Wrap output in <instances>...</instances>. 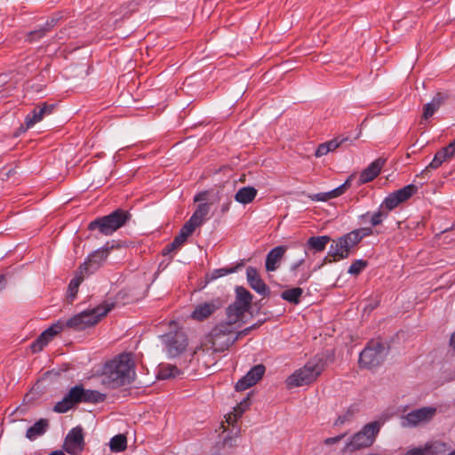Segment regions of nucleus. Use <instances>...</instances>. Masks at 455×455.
I'll list each match as a JSON object with an SVG mask.
<instances>
[{
    "instance_id": "nucleus-1",
    "label": "nucleus",
    "mask_w": 455,
    "mask_h": 455,
    "mask_svg": "<svg viewBox=\"0 0 455 455\" xmlns=\"http://www.w3.org/2000/svg\"><path fill=\"white\" fill-rule=\"evenodd\" d=\"M135 375L131 354H121L107 362L102 369V383L109 388L130 384Z\"/></svg>"
},
{
    "instance_id": "nucleus-2",
    "label": "nucleus",
    "mask_w": 455,
    "mask_h": 455,
    "mask_svg": "<svg viewBox=\"0 0 455 455\" xmlns=\"http://www.w3.org/2000/svg\"><path fill=\"white\" fill-rule=\"evenodd\" d=\"M373 235V229L370 227H363L352 230L349 233L339 237L330 246L329 256L332 261L348 258L352 250L364 238ZM331 262V260H329Z\"/></svg>"
},
{
    "instance_id": "nucleus-3",
    "label": "nucleus",
    "mask_w": 455,
    "mask_h": 455,
    "mask_svg": "<svg viewBox=\"0 0 455 455\" xmlns=\"http://www.w3.org/2000/svg\"><path fill=\"white\" fill-rule=\"evenodd\" d=\"M132 219L129 211L118 208L111 213L96 218L88 225L90 231L97 230L100 235H111L116 230L125 226Z\"/></svg>"
},
{
    "instance_id": "nucleus-4",
    "label": "nucleus",
    "mask_w": 455,
    "mask_h": 455,
    "mask_svg": "<svg viewBox=\"0 0 455 455\" xmlns=\"http://www.w3.org/2000/svg\"><path fill=\"white\" fill-rule=\"evenodd\" d=\"M324 370V362L322 358L315 357L308 361L302 368L296 370L285 380L288 388L309 385L316 380Z\"/></svg>"
},
{
    "instance_id": "nucleus-5",
    "label": "nucleus",
    "mask_w": 455,
    "mask_h": 455,
    "mask_svg": "<svg viewBox=\"0 0 455 455\" xmlns=\"http://www.w3.org/2000/svg\"><path fill=\"white\" fill-rule=\"evenodd\" d=\"M114 304L103 303L70 317L66 326L75 331H84L98 323L113 308Z\"/></svg>"
},
{
    "instance_id": "nucleus-6",
    "label": "nucleus",
    "mask_w": 455,
    "mask_h": 455,
    "mask_svg": "<svg viewBox=\"0 0 455 455\" xmlns=\"http://www.w3.org/2000/svg\"><path fill=\"white\" fill-rule=\"evenodd\" d=\"M388 354V348L379 340H371L359 355L361 368L372 370L381 365Z\"/></svg>"
},
{
    "instance_id": "nucleus-7",
    "label": "nucleus",
    "mask_w": 455,
    "mask_h": 455,
    "mask_svg": "<svg viewBox=\"0 0 455 455\" xmlns=\"http://www.w3.org/2000/svg\"><path fill=\"white\" fill-rule=\"evenodd\" d=\"M380 427L381 425L379 421L367 423L359 432L351 436L350 440L346 443L344 450L353 452L371 446L380 431Z\"/></svg>"
},
{
    "instance_id": "nucleus-8",
    "label": "nucleus",
    "mask_w": 455,
    "mask_h": 455,
    "mask_svg": "<svg viewBox=\"0 0 455 455\" xmlns=\"http://www.w3.org/2000/svg\"><path fill=\"white\" fill-rule=\"evenodd\" d=\"M234 336L235 325L221 321L211 330L208 339L216 351L223 352L235 344Z\"/></svg>"
},
{
    "instance_id": "nucleus-9",
    "label": "nucleus",
    "mask_w": 455,
    "mask_h": 455,
    "mask_svg": "<svg viewBox=\"0 0 455 455\" xmlns=\"http://www.w3.org/2000/svg\"><path fill=\"white\" fill-rule=\"evenodd\" d=\"M116 242H108L103 247L88 255L85 261L79 267L81 274L91 275L99 270L105 264L111 250L116 248Z\"/></svg>"
},
{
    "instance_id": "nucleus-10",
    "label": "nucleus",
    "mask_w": 455,
    "mask_h": 455,
    "mask_svg": "<svg viewBox=\"0 0 455 455\" xmlns=\"http://www.w3.org/2000/svg\"><path fill=\"white\" fill-rule=\"evenodd\" d=\"M167 353L171 357H176L183 353L188 347V337L183 330L178 329L163 336Z\"/></svg>"
},
{
    "instance_id": "nucleus-11",
    "label": "nucleus",
    "mask_w": 455,
    "mask_h": 455,
    "mask_svg": "<svg viewBox=\"0 0 455 455\" xmlns=\"http://www.w3.org/2000/svg\"><path fill=\"white\" fill-rule=\"evenodd\" d=\"M436 414V408L426 406L413 410L402 417V426L406 427H414L419 424H425L433 419Z\"/></svg>"
},
{
    "instance_id": "nucleus-12",
    "label": "nucleus",
    "mask_w": 455,
    "mask_h": 455,
    "mask_svg": "<svg viewBox=\"0 0 455 455\" xmlns=\"http://www.w3.org/2000/svg\"><path fill=\"white\" fill-rule=\"evenodd\" d=\"M222 306L223 301L220 298L198 303L195 306L189 317L196 322H204L213 315Z\"/></svg>"
},
{
    "instance_id": "nucleus-13",
    "label": "nucleus",
    "mask_w": 455,
    "mask_h": 455,
    "mask_svg": "<svg viewBox=\"0 0 455 455\" xmlns=\"http://www.w3.org/2000/svg\"><path fill=\"white\" fill-rule=\"evenodd\" d=\"M85 446L84 430L81 427H73L67 435L63 448L70 455H80Z\"/></svg>"
},
{
    "instance_id": "nucleus-14",
    "label": "nucleus",
    "mask_w": 455,
    "mask_h": 455,
    "mask_svg": "<svg viewBox=\"0 0 455 455\" xmlns=\"http://www.w3.org/2000/svg\"><path fill=\"white\" fill-rule=\"evenodd\" d=\"M80 403H83V385H76L61 401L54 405L53 411L58 413H65L75 404Z\"/></svg>"
},
{
    "instance_id": "nucleus-15",
    "label": "nucleus",
    "mask_w": 455,
    "mask_h": 455,
    "mask_svg": "<svg viewBox=\"0 0 455 455\" xmlns=\"http://www.w3.org/2000/svg\"><path fill=\"white\" fill-rule=\"evenodd\" d=\"M266 368L263 364L253 366L243 377L235 384L236 391H243L255 385L264 375Z\"/></svg>"
},
{
    "instance_id": "nucleus-16",
    "label": "nucleus",
    "mask_w": 455,
    "mask_h": 455,
    "mask_svg": "<svg viewBox=\"0 0 455 455\" xmlns=\"http://www.w3.org/2000/svg\"><path fill=\"white\" fill-rule=\"evenodd\" d=\"M63 329V324L57 323L44 330L37 339L31 344L30 347L33 353H37L43 348Z\"/></svg>"
},
{
    "instance_id": "nucleus-17",
    "label": "nucleus",
    "mask_w": 455,
    "mask_h": 455,
    "mask_svg": "<svg viewBox=\"0 0 455 455\" xmlns=\"http://www.w3.org/2000/svg\"><path fill=\"white\" fill-rule=\"evenodd\" d=\"M53 109V104L44 102L40 105H37L31 113L27 115L25 118L26 129L31 128L36 123L42 121L45 116L51 115Z\"/></svg>"
},
{
    "instance_id": "nucleus-18",
    "label": "nucleus",
    "mask_w": 455,
    "mask_h": 455,
    "mask_svg": "<svg viewBox=\"0 0 455 455\" xmlns=\"http://www.w3.org/2000/svg\"><path fill=\"white\" fill-rule=\"evenodd\" d=\"M386 161V158L379 157L370 164V165L360 173L359 184L362 185L372 181L379 174Z\"/></svg>"
},
{
    "instance_id": "nucleus-19",
    "label": "nucleus",
    "mask_w": 455,
    "mask_h": 455,
    "mask_svg": "<svg viewBox=\"0 0 455 455\" xmlns=\"http://www.w3.org/2000/svg\"><path fill=\"white\" fill-rule=\"evenodd\" d=\"M286 251L287 246L279 245L268 251L265 261V267L267 272H274L279 267L281 259L283 258Z\"/></svg>"
},
{
    "instance_id": "nucleus-20",
    "label": "nucleus",
    "mask_w": 455,
    "mask_h": 455,
    "mask_svg": "<svg viewBox=\"0 0 455 455\" xmlns=\"http://www.w3.org/2000/svg\"><path fill=\"white\" fill-rule=\"evenodd\" d=\"M246 276L249 285L257 293L262 296H267L269 290L264 281L260 278L256 268L248 267L246 269Z\"/></svg>"
},
{
    "instance_id": "nucleus-21",
    "label": "nucleus",
    "mask_w": 455,
    "mask_h": 455,
    "mask_svg": "<svg viewBox=\"0 0 455 455\" xmlns=\"http://www.w3.org/2000/svg\"><path fill=\"white\" fill-rule=\"evenodd\" d=\"M192 234L193 230L191 229V228H188L187 225L184 224L180 228L179 234L174 237L173 241L168 243L163 249V254H170L171 252L180 248Z\"/></svg>"
},
{
    "instance_id": "nucleus-22",
    "label": "nucleus",
    "mask_w": 455,
    "mask_h": 455,
    "mask_svg": "<svg viewBox=\"0 0 455 455\" xmlns=\"http://www.w3.org/2000/svg\"><path fill=\"white\" fill-rule=\"evenodd\" d=\"M210 212V204L207 203L200 204L196 210L194 212L190 219L185 223L188 228H191L193 232L196 228L201 226L206 219Z\"/></svg>"
},
{
    "instance_id": "nucleus-23",
    "label": "nucleus",
    "mask_w": 455,
    "mask_h": 455,
    "mask_svg": "<svg viewBox=\"0 0 455 455\" xmlns=\"http://www.w3.org/2000/svg\"><path fill=\"white\" fill-rule=\"evenodd\" d=\"M453 157L447 147L441 148L435 153L431 163L423 170L422 174L427 173L430 169L435 170L439 168L443 163L450 161Z\"/></svg>"
},
{
    "instance_id": "nucleus-24",
    "label": "nucleus",
    "mask_w": 455,
    "mask_h": 455,
    "mask_svg": "<svg viewBox=\"0 0 455 455\" xmlns=\"http://www.w3.org/2000/svg\"><path fill=\"white\" fill-rule=\"evenodd\" d=\"M236 303L234 301L231 305H229L226 309L227 320L226 322L231 323V324L235 325L238 323L243 316L244 313H246L249 309L245 307Z\"/></svg>"
},
{
    "instance_id": "nucleus-25",
    "label": "nucleus",
    "mask_w": 455,
    "mask_h": 455,
    "mask_svg": "<svg viewBox=\"0 0 455 455\" xmlns=\"http://www.w3.org/2000/svg\"><path fill=\"white\" fill-rule=\"evenodd\" d=\"M48 428L49 420L46 419H40L33 426L27 429L26 437L30 441H33L43 435Z\"/></svg>"
},
{
    "instance_id": "nucleus-26",
    "label": "nucleus",
    "mask_w": 455,
    "mask_h": 455,
    "mask_svg": "<svg viewBox=\"0 0 455 455\" xmlns=\"http://www.w3.org/2000/svg\"><path fill=\"white\" fill-rule=\"evenodd\" d=\"M257 196V189L252 187H243L240 188L235 195L236 202L247 204L251 203Z\"/></svg>"
},
{
    "instance_id": "nucleus-27",
    "label": "nucleus",
    "mask_w": 455,
    "mask_h": 455,
    "mask_svg": "<svg viewBox=\"0 0 455 455\" xmlns=\"http://www.w3.org/2000/svg\"><path fill=\"white\" fill-rule=\"evenodd\" d=\"M330 240L328 235L311 236L307 241V246L315 251H323Z\"/></svg>"
},
{
    "instance_id": "nucleus-28",
    "label": "nucleus",
    "mask_w": 455,
    "mask_h": 455,
    "mask_svg": "<svg viewBox=\"0 0 455 455\" xmlns=\"http://www.w3.org/2000/svg\"><path fill=\"white\" fill-rule=\"evenodd\" d=\"M252 301V294L244 287L238 286L235 289V302L250 309Z\"/></svg>"
},
{
    "instance_id": "nucleus-29",
    "label": "nucleus",
    "mask_w": 455,
    "mask_h": 455,
    "mask_svg": "<svg viewBox=\"0 0 455 455\" xmlns=\"http://www.w3.org/2000/svg\"><path fill=\"white\" fill-rule=\"evenodd\" d=\"M303 294V289L294 287L287 289L281 293V298L289 303L298 305L300 302V298Z\"/></svg>"
},
{
    "instance_id": "nucleus-30",
    "label": "nucleus",
    "mask_w": 455,
    "mask_h": 455,
    "mask_svg": "<svg viewBox=\"0 0 455 455\" xmlns=\"http://www.w3.org/2000/svg\"><path fill=\"white\" fill-rule=\"evenodd\" d=\"M107 395L97 390L85 389L83 387V403H99L105 401Z\"/></svg>"
},
{
    "instance_id": "nucleus-31",
    "label": "nucleus",
    "mask_w": 455,
    "mask_h": 455,
    "mask_svg": "<svg viewBox=\"0 0 455 455\" xmlns=\"http://www.w3.org/2000/svg\"><path fill=\"white\" fill-rule=\"evenodd\" d=\"M417 192L418 187L414 184H409L398 190L394 191L395 195L398 197L401 203L406 202Z\"/></svg>"
},
{
    "instance_id": "nucleus-32",
    "label": "nucleus",
    "mask_w": 455,
    "mask_h": 455,
    "mask_svg": "<svg viewBox=\"0 0 455 455\" xmlns=\"http://www.w3.org/2000/svg\"><path fill=\"white\" fill-rule=\"evenodd\" d=\"M109 447L113 452H121L127 448V439L124 435H116L111 438Z\"/></svg>"
},
{
    "instance_id": "nucleus-33",
    "label": "nucleus",
    "mask_w": 455,
    "mask_h": 455,
    "mask_svg": "<svg viewBox=\"0 0 455 455\" xmlns=\"http://www.w3.org/2000/svg\"><path fill=\"white\" fill-rule=\"evenodd\" d=\"M249 402L247 399H244L243 402H241L239 404H237L234 408V412L229 413L226 416V420L229 425H233L235 421L238 418H240L244 411V410L248 407Z\"/></svg>"
},
{
    "instance_id": "nucleus-34",
    "label": "nucleus",
    "mask_w": 455,
    "mask_h": 455,
    "mask_svg": "<svg viewBox=\"0 0 455 455\" xmlns=\"http://www.w3.org/2000/svg\"><path fill=\"white\" fill-rule=\"evenodd\" d=\"M388 216L387 211H386L381 205L379 207L378 211L371 213V219L369 220V223L371 224V228L380 225L385 219Z\"/></svg>"
},
{
    "instance_id": "nucleus-35",
    "label": "nucleus",
    "mask_w": 455,
    "mask_h": 455,
    "mask_svg": "<svg viewBox=\"0 0 455 455\" xmlns=\"http://www.w3.org/2000/svg\"><path fill=\"white\" fill-rule=\"evenodd\" d=\"M235 270V267H222L214 269L212 272L208 273L205 276L206 282H212L220 277L225 276L228 274L234 273Z\"/></svg>"
},
{
    "instance_id": "nucleus-36",
    "label": "nucleus",
    "mask_w": 455,
    "mask_h": 455,
    "mask_svg": "<svg viewBox=\"0 0 455 455\" xmlns=\"http://www.w3.org/2000/svg\"><path fill=\"white\" fill-rule=\"evenodd\" d=\"M441 101L438 98L435 97L431 102L427 103L423 108V118H430L435 112L439 108Z\"/></svg>"
},
{
    "instance_id": "nucleus-37",
    "label": "nucleus",
    "mask_w": 455,
    "mask_h": 455,
    "mask_svg": "<svg viewBox=\"0 0 455 455\" xmlns=\"http://www.w3.org/2000/svg\"><path fill=\"white\" fill-rule=\"evenodd\" d=\"M400 204L402 203L393 192L384 199L380 205L389 213L390 211L396 208Z\"/></svg>"
},
{
    "instance_id": "nucleus-38",
    "label": "nucleus",
    "mask_w": 455,
    "mask_h": 455,
    "mask_svg": "<svg viewBox=\"0 0 455 455\" xmlns=\"http://www.w3.org/2000/svg\"><path fill=\"white\" fill-rule=\"evenodd\" d=\"M368 266L367 260L355 259L348 267L347 273L353 275H359Z\"/></svg>"
},
{
    "instance_id": "nucleus-39",
    "label": "nucleus",
    "mask_w": 455,
    "mask_h": 455,
    "mask_svg": "<svg viewBox=\"0 0 455 455\" xmlns=\"http://www.w3.org/2000/svg\"><path fill=\"white\" fill-rule=\"evenodd\" d=\"M85 275H86L80 273V275L78 276H76L75 278H73L70 281V283L68 284V291H69L70 296L72 298H74L76 296V294L77 293L78 287L81 284V283L83 282Z\"/></svg>"
},
{
    "instance_id": "nucleus-40",
    "label": "nucleus",
    "mask_w": 455,
    "mask_h": 455,
    "mask_svg": "<svg viewBox=\"0 0 455 455\" xmlns=\"http://www.w3.org/2000/svg\"><path fill=\"white\" fill-rule=\"evenodd\" d=\"M49 31V29H45V25H44L40 28L29 32L27 39L29 42L38 41L39 39L44 37Z\"/></svg>"
},
{
    "instance_id": "nucleus-41",
    "label": "nucleus",
    "mask_w": 455,
    "mask_h": 455,
    "mask_svg": "<svg viewBox=\"0 0 455 455\" xmlns=\"http://www.w3.org/2000/svg\"><path fill=\"white\" fill-rule=\"evenodd\" d=\"M348 140L347 137L338 136L333 140L326 141L325 144L328 147L330 152L334 151L336 148L343 145L345 142Z\"/></svg>"
},
{
    "instance_id": "nucleus-42",
    "label": "nucleus",
    "mask_w": 455,
    "mask_h": 455,
    "mask_svg": "<svg viewBox=\"0 0 455 455\" xmlns=\"http://www.w3.org/2000/svg\"><path fill=\"white\" fill-rule=\"evenodd\" d=\"M178 369L176 366L167 365L163 368L158 372V378L165 379L172 377H175Z\"/></svg>"
},
{
    "instance_id": "nucleus-43",
    "label": "nucleus",
    "mask_w": 455,
    "mask_h": 455,
    "mask_svg": "<svg viewBox=\"0 0 455 455\" xmlns=\"http://www.w3.org/2000/svg\"><path fill=\"white\" fill-rule=\"evenodd\" d=\"M350 185H351V177H349L343 184H341L338 188L331 190L332 198H336V197L342 196L347 191V189L350 187Z\"/></svg>"
},
{
    "instance_id": "nucleus-44",
    "label": "nucleus",
    "mask_w": 455,
    "mask_h": 455,
    "mask_svg": "<svg viewBox=\"0 0 455 455\" xmlns=\"http://www.w3.org/2000/svg\"><path fill=\"white\" fill-rule=\"evenodd\" d=\"M61 12H56L52 15V17L47 20L45 22V29H49L50 31L58 24V22L62 19Z\"/></svg>"
},
{
    "instance_id": "nucleus-45",
    "label": "nucleus",
    "mask_w": 455,
    "mask_h": 455,
    "mask_svg": "<svg viewBox=\"0 0 455 455\" xmlns=\"http://www.w3.org/2000/svg\"><path fill=\"white\" fill-rule=\"evenodd\" d=\"M311 199L313 201H317V202H326L330 199H332V196H331V191L329 192H325V193H318V194H315L313 195L312 196H310Z\"/></svg>"
},
{
    "instance_id": "nucleus-46",
    "label": "nucleus",
    "mask_w": 455,
    "mask_h": 455,
    "mask_svg": "<svg viewBox=\"0 0 455 455\" xmlns=\"http://www.w3.org/2000/svg\"><path fill=\"white\" fill-rule=\"evenodd\" d=\"M352 412L347 411V412H345L344 414L342 415H339L338 417V419H336L334 425L335 426H340V425H343L345 424L346 422L349 421L351 419H352Z\"/></svg>"
},
{
    "instance_id": "nucleus-47",
    "label": "nucleus",
    "mask_w": 455,
    "mask_h": 455,
    "mask_svg": "<svg viewBox=\"0 0 455 455\" xmlns=\"http://www.w3.org/2000/svg\"><path fill=\"white\" fill-rule=\"evenodd\" d=\"M329 149H328V147L326 146L325 142L324 143H322L320 144L316 150H315V156L316 157H321L323 156H325L329 153Z\"/></svg>"
},
{
    "instance_id": "nucleus-48",
    "label": "nucleus",
    "mask_w": 455,
    "mask_h": 455,
    "mask_svg": "<svg viewBox=\"0 0 455 455\" xmlns=\"http://www.w3.org/2000/svg\"><path fill=\"white\" fill-rule=\"evenodd\" d=\"M345 436H346V434H341V435H339L334 437H329L323 441V443L326 445H332V444H335V443L340 442Z\"/></svg>"
},
{
    "instance_id": "nucleus-49",
    "label": "nucleus",
    "mask_w": 455,
    "mask_h": 455,
    "mask_svg": "<svg viewBox=\"0 0 455 455\" xmlns=\"http://www.w3.org/2000/svg\"><path fill=\"white\" fill-rule=\"evenodd\" d=\"M251 332V328H244L243 330L240 331H235V336H234V339H235V343L240 339L241 338H243V336H246L248 335L249 333Z\"/></svg>"
},
{
    "instance_id": "nucleus-50",
    "label": "nucleus",
    "mask_w": 455,
    "mask_h": 455,
    "mask_svg": "<svg viewBox=\"0 0 455 455\" xmlns=\"http://www.w3.org/2000/svg\"><path fill=\"white\" fill-rule=\"evenodd\" d=\"M236 439H237V436H235V437L226 436L223 440V445L231 447L235 443Z\"/></svg>"
},
{
    "instance_id": "nucleus-51",
    "label": "nucleus",
    "mask_w": 455,
    "mask_h": 455,
    "mask_svg": "<svg viewBox=\"0 0 455 455\" xmlns=\"http://www.w3.org/2000/svg\"><path fill=\"white\" fill-rule=\"evenodd\" d=\"M404 455H424V451L420 448H413L409 450Z\"/></svg>"
},
{
    "instance_id": "nucleus-52",
    "label": "nucleus",
    "mask_w": 455,
    "mask_h": 455,
    "mask_svg": "<svg viewBox=\"0 0 455 455\" xmlns=\"http://www.w3.org/2000/svg\"><path fill=\"white\" fill-rule=\"evenodd\" d=\"M358 218L362 224L369 223V220L371 219V212H367L366 213L360 215Z\"/></svg>"
},
{
    "instance_id": "nucleus-53",
    "label": "nucleus",
    "mask_w": 455,
    "mask_h": 455,
    "mask_svg": "<svg viewBox=\"0 0 455 455\" xmlns=\"http://www.w3.org/2000/svg\"><path fill=\"white\" fill-rule=\"evenodd\" d=\"M304 259H300L297 262L293 263L290 267L291 272L295 273L298 267H300L304 263Z\"/></svg>"
},
{
    "instance_id": "nucleus-54",
    "label": "nucleus",
    "mask_w": 455,
    "mask_h": 455,
    "mask_svg": "<svg viewBox=\"0 0 455 455\" xmlns=\"http://www.w3.org/2000/svg\"><path fill=\"white\" fill-rule=\"evenodd\" d=\"M206 192H201V193H198L194 197V201L195 202H201V201H204L206 199Z\"/></svg>"
},
{
    "instance_id": "nucleus-55",
    "label": "nucleus",
    "mask_w": 455,
    "mask_h": 455,
    "mask_svg": "<svg viewBox=\"0 0 455 455\" xmlns=\"http://www.w3.org/2000/svg\"><path fill=\"white\" fill-rule=\"evenodd\" d=\"M446 147L450 150L451 154L455 157V139Z\"/></svg>"
},
{
    "instance_id": "nucleus-56",
    "label": "nucleus",
    "mask_w": 455,
    "mask_h": 455,
    "mask_svg": "<svg viewBox=\"0 0 455 455\" xmlns=\"http://www.w3.org/2000/svg\"><path fill=\"white\" fill-rule=\"evenodd\" d=\"M309 277H310V275H308V274L302 275L300 279L298 281V283L299 284H303L304 283H306L309 279Z\"/></svg>"
},
{
    "instance_id": "nucleus-57",
    "label": "nucleus",
    "mask_w": 455,
    "mask_h": 455,
    "mask_svg": "<svg viewBox=\"0 0 455 455\" xmlns=\"http://www.w3.org/2000/svg\"><path fill=\"white\" fill-rule=\"evenodd\" d=\"M309 277H310V275H308V274L302 275L300 279L298 281V283L299 284H303L304 283H306L309 279Z\"/></svg>"
},
{
    "instance_id": "nucleus-58",
    "label": "nucleus",
    "mask_w": 455,
    "mask_h": 455,
    "mask_svg": "<svg viewBox=\"0 0 455 455\" xmlns=\"http://www.w3.org/2000/svg\"><path fill=\"white\" fill-rule=\"evenodd\" d=\"M450 346L455 349V331L451 334L450 339Z\"/></svg>"
},
{
    "instance_id": "nucleus-59",
    "label": "nucleus",
    "mask_w": 455,
    "mask_h": 455,
    "mask_svg": "<svg viewBox=\"0 0 455 455\" xmlns=\"http://www.w3.org/2000/svg\"><path fill=\"white\" fill-rule=\"evenodd\" d=\"M4 280H5V277L4 275H0V290H2L4 288Z\"/></svg>"
},
{
    "instance_id": "nucleus-60",
    "label": "nucleus",
    "mask_w": 455,
    "mask_h": 455,
    "mask_svg": "<svg viewBox=\"0 0 455 455\" xmlns=\"http://www.w3.org/2000/svg\"><path fill=\"white\" fill-rule=\"evenodd\" d=\"M444 446H445V443H435V444L434 448H435V450H437V449H439V448H441V447H444Z\"/></svg>"
},
{
    "instance_id": "nucleus-61",
    "label": "nucleus",
    "mask_w": 455,
    "mask_h": 455,
    "mask_svg": "<svg viewBox=\"0 0 455 455\" xmlns=\"http://www.w3.org/2000/svg\"><path fill=\"white\" fill-rule=\"evenodd\" d=\"M228 205H229V203H228V204H224V205L222 206V209H221V210H222V212H227V211L228 210V208H229V207H228Z\"/></svg>"
},
{
    "instance_id": "nucleus-62",
    "label": "nucleus",
    "mask_w": 455,
    "mask_h": 455,
    "mask_svg": "<svg viewBox=\"0 0 455 455\" xmlns=\"http://www.w3.org/2000/svg\"><path fill=\"white\" fill-rule=\"evenodd\" d=\"M258 326H259V324H258V323H254V324H252V325L249 326L248 328H251V331L252 330H254V329L258 328Z\"/></svg>"
}]
</instances>
